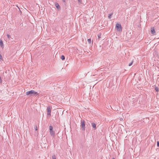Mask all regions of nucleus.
Here are the masks:
<instances>
[{
  "instance_id": "nucleus-9",
  "label": "nucleus",
  "mask_w": 159,
  "mask_h": 159,
  "mask_svg": "<svg viewBox=\"0 0 159 159\" xmlns=\"http://www.w3.org/2000/svg\"><path fill=\"white\" fill-rule=\"evenodd\" d=\"M55 6L58 9H59L60 8V6L58 3L55 4Z\"/></svg>"
},
{
  "instance_id": "nucleus-25",
  "label": "nucleus",
  "mask_w": 159,
  "mask_h": 159,
  "mask_svg": "<svg viewBox=\"0 0 159 159\" xmlns=\"http://www.w3.org/2000/svg\"><path fill=\"white\" fill-rule=\"evenodd\" d=\"M98 37H99L100 36H98Z\"/></svg>"
},
{
  "instance_id": "nucleus-10",
  "label": "nucleus",
  "mask_w": 159,
  "mask_h": 159,
  "mask_svg": "<svg viewBox=\"0 0 159 159\" xmlns=\"http://www.w3.org/2000/svg\"><path fill=\"white\" fill-rule=\"evenodd\" d=\"M155 90L156 92H158L159 91V88L157 86H155Z\"/></svg>"
},
{
  "instance_id": "nucleus-5",
  "label": "nucleus",
  "mask_w": 159,
  "mask_h": 159,
  "mask_svg": "<svg viewBox=\"0 0 159 159\" xmlns=\"http://www.w3.org/2000/svg\"><path fill=\"white\" fill-rule=\"evenodd\" d=\"M51 109H52V108L50 106L47 107V115L49 117H50L51 115Z\"/></svg>"
},
{
  "instance_id": "nucleus-23",
  "label": "nucleus",
  "mask_w": 159,
  "mask_h": 159,
  "mask_svg": "<svg viewBox=\"0 0 159 159\" xmlns=\"http://www.w3.org/2000/svg\"><path fill=\"white\" fill-rule=\"evenodd\" d=\"M112 159H115V158H112Z\"/></svg>"
},
{
  "instance_id": "nucleus-18",
  "label": "nucleus",
  "mask_w": 159,
  "mask_h": 159,
  "mask_svg": "<svg viewBox=\"0 0 159 159\" xmlns=\"http://www.w3.org/2000/svg\"><path fill=\"white\" fill-rule=\"evenodd\" d=\"M2 80L1 79V78L0 76V84H2Z\"/></svg>"
},
{
  "instance_id": "nucleus-12",
  "label": "nucleus",
  "mask_w": 159,
  "mask_h": 159,
  "mask_svg": "<svg viewBox=\"0 0 159 159\" xmlns=\"http://www.w3.org/2000/svg\"><path fill=\"white\" fill-rule=\"evenodd\" d=\"M61 59L62 60H65V57L64 55H62L61 57Z\"/></svg>"
},
{
  "instance_id": "nucleus-17",
  "label": "nucleus",
  "mask_w": 159,
  "mask_h": 159,
  "mask_svg": "<svg viewBox=\"0 0 159 159\" xmlns=\"http://www.w3.org/2000/svg\"><path fill=\"white\" fill-rule=\"evenodd\" d=\"M34 129H35V130H37V126L36 125H35L34 126Z\"/></svg>"
},
{
  "instance_id": "nucleus-16",
  "label": "nucleus",
  "mask_w": 159,
  "mask_h": 159,
  "mask_svg": "<svg viewBox=\"0 0 159 159\" xmlns=\"http://www.w3.org/2000/svg\"><path fill=\"white\" fill-rule=\"evenodd\" d=\"M132 64H133V61H132L129 64V66H131L132 65Z\"/></svg>"
},
{
  "instance_id": "nucleus-24",
  "label": "nucleus",
  "mask_w": 159,
  "mask_h": 159,
  "mask_svg": "<svg viewBox=\"0 0 159 159\" xmlns=\"http://www.w3.org/2000/svg\"><path fill=\"white\" fill-rule=\"evenodd\" d=\"M98 37H99L100 36H98Z\"/></svg>"
},
{
  "instance_id": "nucleus-3",
  "label": "nucleus",
  "mask_w": 159,
  "mask_h": 159,
  "mask_svg": "<svg viewBox=\"0 0 159 159\" xmlns=\"http://www.w3.org/2000/svg\"><path fill=\"white\" fill-rule=\"evenodd\" d=\"M116 28L117 31L121 32L122 31V27L120 24L117 23L116 25Z\"/></svg>"
},
{
  "instance_id": "nucleus-6",
  "label": "nucleus",
  "mask_w": 159,
  "mask_h": 159,
  "mask_svg": "<svg viewBox=\"0 0 159 159\" xmlns=\"http://www.w3.org/2000/svg\"><path fill=\"white\" fill-rule=\"evenodd\" d=\"M151 33L153 35L156 34V32L153 27L151 28Z\"/></svg>"
},
{
  "instance_id": "nucleus-14",
  "label": "nucleus",
  "mask_w": 159,
  "mask_h": 159,
  "mask_svg": "<svg viewBox=\"0 0 159 159\" xmlns=\"http://www.w3.org/2000/svg\"><path fill=\"white\" fill-rule=\"evenodd\" d=\"M78 2L79 4L82 3V0H78Z\"/></svg>"
},
{
  "instance_id": "nucleus-21",
  "label": "nucleus",
  "mask_w": 159,
  "mask_h": 159,
  "mask_svg": "<svg viewBox=\"0 0 159 159\" xmlns=\"http://www.w3.org/2000/svg\"><path fill=\"white\" fill-rule=\"evenodd\" d=\"M62 0L63 2H65V0Z\"/></svg>"
},
{
  "instance_id": "nucleus-7",
  "label": "nucleus",
  "mask_w": 159,
  "mask_h": 159,
  "mask_svg": "<svg viewBox=\"0 0 159 159\" xmlns=\"http://www.w3.org/2000/svg\"><path fill=\"white\" fill-rule=\"evenodd\" d=\"M92 125L94 129L95 130L97 129L96 124L94 123H92Z\"/></svg>"
},
{
  "instance_id": "nucleus-1",
  "label": "nucleus",
  "mask_w": 159,
  "mask_h": 159,
  "mask_svg": "<svg viewBox=\"0 0 159 159\" xmlns=\"http://www.w3.org/2000/svg\"><path fill=\"white\" fill-rule=\"evenodd\" d=\"M26 94L29 96H37L39 94V93L34 90H31L27 92H26Z\"/></svg>"
},
{
  "instance_id": "nucleus-20",
  "label": "nucleus",
  "mask_w": 159,
  "mask_h": 159,
  "mask_svg": "<svg viewBox=\"0 0 159 159\" xmlns=\"http://www.w3.org/2000/svg\"><path fill=\"white\" fill-rule=\"evenodd\" d=\"M7 36L8 38H9L10 37V36L8 34H7Z\"/></svg>"
},
{
  "instance_id": "nucleus-11",
  "label": "nucleus",
  "mask_w": 159,
  "mask_h": 159,
  "mask_svg": "<svg viewBox=\"0 0 159 159\" xmlns=\"http://www.w3.org/2000/svg\"><path fill=\"white\" fill-rule=\"evenodd\" d=\"M113 13H111L108 16V18L109 19H111V16L113 15Z\"/></svg>"
},
{
  "instance_id": "nucleus-15",
  "label": "nucleus",
  "mask_w": 159,
  "mask_h": 159,
  "mask_svg": "<svg viewBox=\"0 0 159 159\" xmlns=\"http://www.w3.org/2000/svg\"><path fill=\"white\" fill-rule=\"evenodd\" d=\"M52 159H56V157L55 155H54L52 156Z\"/></svg>"
},
{
  "instance_id": "nucleus-22",
  "label": "nucleus",
  "mask_w": 159,
  "mask_h": 159,
  "mask_svg": "<svg viewBox=\"0 0 159 159\" xmlns=\"http://www.w3.org/2000/svg\"><path fill=\"white\" fill-rule=\"evenodd\" d=\"M134 0H131L130 1L132 2Z\"/></svg>"
},
{
  "instance_id": "nucleus-19",
  "label": "nucleus",
  "mask_w": 159,
  "mask_h": 159,
  "mask_svg": "<svg viewBox=\"0 0 159 159\" xmlns=\"http://www.w3.org/2000/svg\"><path fill=\"white\" fill-rule=\"evenodd\" d=\"M157 146L158 147H159V141L157 142Z\"/></svg>"
},
{
  "instance_id": "nucleus-4",
  "label": "nucleus",
  "mask_w": 159,
  "mask_h": 159,
  "mask_svg": "<svg viewBox=\"0 0 159 159\" xmlns=\"http://www.w3.org/2000/svg\"><path fill=\"white\" fill-rule=\"evenodd\" d=\"M81 127L83 130L84 131L85 130V121L84 120H81Z\"/></svg>"
},
{
  "instance_id": "nucleus-8",
  "label": "nucleus",
  "mask_w": 159,
  "mask_h": 159,
  "mask_svg": "<svg viewBox=\"0 0 159 159\" xmlns=\"http://www.w3.org/2000/svg\"><path fill=\"white\" fill-rule=\"evenodd\" d=\"M0 46L1 47L3 48V45L2 41V40H0Z\"/></svg>"
},
{
  "instance_id": "nucleus-2",
  "label": "nucleus",
  "mask_w": 159,
  "mask_h": 159,
  "mask_svg": "<svg viewBox=\"0 0 159 159\" xmlns=\"http://www.w3.org/2000/svg\"><path fill=\"white\" fill-rule=\"evenodd\" d=\"M49 132L51 135L54 138L55 136V132L53 130V127L51 125L49 126Z\"/></svg>"
},
{
  "instance_id": "nucleus-13",
  "label": "nucleus",
  "mask_w": 159,
  "mask_h": 159,
  "mask_svg": "<svg viewBox=\"0 0 159 159\" xmlns=\"http://www.w3.org/2000/svg\"><path fill=\"white\" fill-rule=\"evenodd\" d=\"M88 42L89 43H91V39H88L87 40Z\"/></svg>"
}]
</instances>
